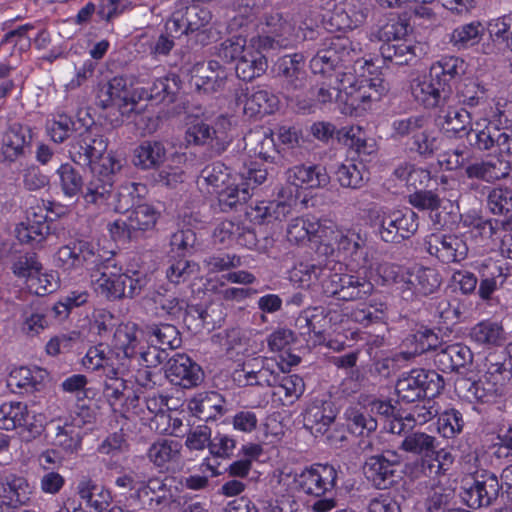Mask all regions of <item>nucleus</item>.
I'll use <instances>...</instances> for the list:
<instances>
[{"label":"nucleus","mask_w":512,"mask_h":512,"mask_svg":"<svg viewBox=\"0 0 512 512\" xmlns=\"http://www.w3.org/2000/svg\"><path fill=\"white\" fill-rule=\"evenodd\" d=\"M108 139L97 126H90L73 137L69 143V155L73 162L90 166L91 178L86 183L83 199L87 204L108 205L112 197L116 175L121 163L114 156H103Z\"/></svg>","instance_id":"f257e3e1"},{"label":"nucleus","mask_w":512,"mask_h":512,"mask_svg":"<svg viewBox=\"0 0 512 512\" xmlns=\"http://www.w3.org/2000/svg\"><path fill=\"white\" fill-rule=\"evenodd\" d=\"M467 68V63L460 57H442L431 65L426 77L412 84L415 99L425 108L452 102V85L461 80Z\"/></svg>","instance_id":"f03ea898"},{"label":"nucleus","mask_w":512,"mask_h":512,"mask_svg":"<svg viewBox=\"0 0 512 512\" xmlns=\"http://www.w3.org/2000/svg\"><path fill=\"white\" fill-rule=\"evenodd\" d=\"M113 257L99 255L97 263L90 269L91 282L95 290L109 300L133 298L147 286L148 277L139 272L122 273Z\"/></svg>","instance_id":"7ed1b4c3"},{"label":"nucleus","mask_w":512,"mask_h":512,"mask_svg":"<svg viewBox=\"0 0 512 512\" xmlns=\"http://www.w3.org/2000/svg\"><path fill=\"white\" fill-rule=\"evenodd\" d=\"M114 345L121 349L120 376H127L135 370L136 366L155 368L168 359V352L155 344L137 350L138 340L135 334V325H120L114 333Z\"/></svg>","instance_id":"20e7f679"},{"label":"nucleus","mask_w":512,"mask_h":512,"mask_svg":"<svg viewBox=\"0 0 512 512\" xmlns=\"http://www.w3.org/2000/svg\"><path fill=\"white\" fill-rule=\"evenodd\" d=\"M444 379L434 370L412 369L403 372L398 378L395 391L402 403H413L422 399H432L444 389Z\"/></svg>","instance_id":"39448f33"},{"label":"nucleus","mask_w":512,"mask_h":512,"mask_svg":"<svg viewBox=\"0 0 512 512\" xmlns=\"http://www.w3.org/2000/svg\"><path fill=\"white\" fill-rule=\"evenodd\" d=\"M267 35L259 38L260 47L263 49H277L294 47L305 40H313L315 31L302 25L295 29V25L288 17L279 12H271L265 16Z\"/></svg>","instance_id":"423d86ee"},{"label":"nucleus","mask_w":512,"mask_h":512,"mask_svg":"<svg viewBox=\"0 0 512 512\" xmlns=\"http://www.w3.org/2000/svg\"><path fill=\"white\" fill-rule=\"evenodd\" d=\"M344 102L353 108L366 109L372 101H378L389 90V84L381 77L357 78L351 72L341 73Z\"/></svg>","instance_id":"0eeeda50"},{"label":"nucleus","mask_w":512,"mask_h":512,"mask_svg":"<svg viewBox=\"0 0 512 512\" xmlns=\"http://www.w3.org/2000/svg\"><path fill=\"white\" fill-rule=\"evenodd\" d=\"M33 139L34 131L29 125L19 122L8 125L0 140V164L11 166L28 156Z\"/></svg>","instance_id":"6e6552de"},{"label":"nucleus","mask_w":512,"mask_h":512,"mask_svg":"<svg viewBox=\"0 0 512 512\" xmlns=\"http://www.w3.org/2000/svg\"><path fill=\"white\" fill-rule=\"evenodd\" d=\"M400 462V456L395 451L387 450L371 455L365 461V475L375 488L390 489L399 481Z\"/></svg>","instance_id":"1a4fd4ad"},{"label":"nucleus","mask_w":512,"mask_h":512,"mask_svg":"<svg viewBox=\"0 0 512 512\" xmlns=\"http://www.w3.org/2000/svg\"><path fill=\"white\" fill-rule=\"evenodd\" d=\"M373 289L365 276L333 272L324 285V294L341 301H356L368 297Z\"/></svg>","instance_id":"9d476101"},{"label":"nucleus","mask_w":512,"mask_h":512,"mask_svg":"<svg viewBox=\"0 0 512 512\" xmlns=\"http://www.w3.org/2000/svg\"><path fill=\"white\" fill-rule=\"evenodd\" d=\"M473 483L465 488L463 499L472 509L488 507L498 498L502 489L497 475L489 470L480 469L472 475Z\"/></svg>","instance_id":"9b49d317"},{"label":"nucleus","mask_w":512,"mask_h":512,"mask_svg":"<svg viewBox=\"0 0 512 512\" xmlns=\"http://www.w3.org/2000/svg\"><path fill=\"white\" fill-rule=\"evenodd\" d=\"M427 253L444 264L459 263L468 255V245L462 236L442 232L431 233L424 240Z\"/></svg>","instance_id":"f8f14e48"},{"label":"nucleus","mask_w":512,"mask_h":512,"mask_svg":"<svg viewBox=\"0 0 512 512\" xmlns=\"http://www.w3.org/2000/svg\"><path fill=\"white\" fill-rule=\"evenodd\" d=\"M418 226V215L413 210H395L382 216L379 234L385 242H400L413 235Z\"/></svg>","instance_id":"ddd939ff"},{"label":"nucleus","mask_w":512,"mask_h":512,"mask_svg":"<svg viewBox=\"0 0 512 512\" xmlns=\"http://www.w3.org/2000/svg\"><path fill=\"white\" fill-rule=\"evenodd\" d=\"M370 410H361L350 408L346 411L348 427L352 433L363 436L365 432L370 434L377 429L378 423L373 415H378L384 419L394 417L395 407L387 401L376 400L370 403Z\"/></svg>","instance_id":"4468645a"},{"label":"nucleus","mask_w":512,"mask_h":512,"mask_svg":"<svg viewBox=\"0 0 512 512\" xmlns=\"http://www.w3.org/2000/svg\"><path fill=\"white\" fill-rule=\"evenodd\" d=\"M336 480L337 472L332 465L317 464L297 475L295 483L299 491L321 497L335 487Z\"/></svg>","instance_id":"2eb2a0df"},{"label":"nucleus","mask_w":512,"mask_h":512,"mask_svg":"<svg viewBox=\"0 0 512 512\" xmlns=\"http://www.w3.org/2000/svg\"><path fill=\"white\" fill-rule=\"evenodd\" d=\"M97 104L103 109L115 105L122 115H128L134 111L137 102L130 97L127 79L123 76H116L100 85Z\"/></svg>","instance_id":"dca6fc26"},{"label":"nucleus","mask_w":512,"mask_h":512,"mask_svg":"<svg viewBox=\"0 0 512 512\" xmlns=\"http://www.w3.org/2000/svg\"><path fill=\"white\" fill-rule=\"evenodd\" d=\"M275 71L282 80V87L289 93L301 91L307 84L305 57L302 53L287 54L275 63Z\"/></svg>","instance_id":"f3484780"},{"label":"nucleus","mask_w":512,"mask_h":512,"mask_svg":"<svg viewBox=\"0 0 512 512\" xmlns=\"http://www.w3.org/2000/svg\"><path fill=\"white\" fill-rule=\"evenodd\" d=\"M237 105H242L246 115L272 114L279 107V98L272 91L257 86L250 92L248 87H240L235 92Z\"/></svg>","instance_id":"a211bd4d"},{"label":"nucleus","mask_w":512,"mask_h":512,"mask_svg":"<svg viewBox=\"0 0 512 512\" xmlns=\"http://www.w3.org/2000/svg\"><path fill=\"white\" fill-rule=\"evenodd\" d=\"M99 252L95 246L87 241H75L59 248L56 254L58 265L64 269L86 266L90 271L97 263Z\"/></svg>","instance_id":"6ab92c4d"},{"label":"nucleus","mask_w":512,"mask_h":512,"mask_svg":"<svg viewBox=\"0 0 512 512\" xmlns=\"http://www.w3.org/2000/svg\"><path fill=\"white\" fill-rule=\"evenodd\" d=\"M166 377L174 385L191 388L199 385L203 380V371L186 354L176 353L168 360Z\"/></svg>","instance_id":"aec40b11"},{"label":"nucleus","mask_w":512,"mask_h":512,"mask_svg":"<svg viewBox=\"0 0 512 512\" xmlns=\"http://www.w3.org/2000/svg\"><path fill=\"white\" fill-rule=\"evenodd\" d=\"M511 169L510 162L499 156L471 162L464 168L468 179L486 183H494L507 178Z\"/></svg>","instance_id":"412c9836"},{"label":"nucleus","mask_w":512,"mask_h":512,"mask_svg":"<svg viewBox=\"0 0 512 512\" xmlns=\"http://www.w3.org/2000/svg\"><path fill=\"white\" fill-rule=\"evenodd\" d=\"M336 418L333 402L314 399L303 412V425L316 437L325 434Z\"/></svg>","instance_id":"4be33fe9"},{"label":"nucleus","mask_w":512,"mask_h":512,"mask_svg":"<svg viewBox=\"0 0 512 512\" xmlns=\"http://www.w3.org/2000/svg\"><path fill=\"white\" fill-rule=\"evenodd\" d=\"M478 272L480 275L478 295L485 302L492 300L494 292L503 287L510 276L509 268L506 264L493 261L492 259L483 261L478 268Z\"/></svg>","instance_id":"5701e85b"},{"label":"nucleus","mask_w":512,"mask_h":512,"mask_svg":"<svg viewBox=\"0 0 512 512\" xmlns=\"http://www.w3.org/2000/svg\"><path fill=\"white\" fill-rule=\"evenodd\" d=\"M454 100L443 106H434L438 109L437 119L442 128L453 135L470 134L472 132V114L465 107H458Z\"/></svg>","instance_id":"b1692460"},{"label":"nucleus","mask_w":512,"mask_h":512,"mask_svg":"<svg viewBox=\"0 0 512 512\" xmlns=\"http://www.w3.org/2000/svg\"><path fill=\"white\" fill-rule=\"evenodd\" d=\"M188 407L194 416L206 422L217 420L229 411L227 401L216 391L197 394Z\"/></svg>","instance_id":"393cba45"},{"label":"nucleus","mask_w":512,"mask_h":512,"mask_svg":"<svg viewBox=\"0 0 512 512\" xmlns=\"http://www.w3.org/2000/svg\"><path fill=\"white\" fill-rule=\"evenodd\" d=\"M50 230L46 215H38L33 212L27 215L26 221L16 226L15 235L21 244L37 249L42 247L50 234Z\"/></svg>","instance_id":"a878e982"},{"label":"nucleus","mask_w":512,"mask_h":512,"mask_svg":"<svg viewBox=\"0 0 512 512\" xmlns=\"http://www.w3.org/2000/svg\"><path fill=\"white\" fill-rule=\"evenodd\" d=\"M227 70L216 60L196 68L192 81L198 91L206 94L222 91L228 80Z\"/></svg>","instance_id":"bb28decb"},{"label":"nucleus","mask_w":512,"mask_h":512,"mask_svg":"<svg viewBox=\"0 0 512 512\" xmlns=\"http://www.w3.org/2000/svg\"><path fill=\"white\" fill-rule=\"evenodd\" d=\"M287 181L296 187L322 188L330 183V176L322 165L300 164L289 168Z\"/></svg>","instance_id":"cd10ccee"},{"label":"nucleus","mask_w":512,"mask_h":512,"mask_svg":"<svg viewBox=\"0 0 512 512\" xmlns=\"http://www.w3.org/2000/svg\"><path fill=\"white\" fill-rule=\"evenodd\" d=\"M473 361L471 349L462 344L454 343L440 346L434 355V363L442 372H454L464 368Z\"/></svg>","instance_id":"c85d7f7f"},{"label":"nucleus","mask_w":512,"mask_h":512,"mask_svg":"<svg viewBox=\"0 0 512 512\" xmlns=\"http://www.w3.org/2000/svg\"><path fill=\"white\" fill-rule=\"evenodd\" d=\"M139 498H147L148 505L152 510H161L169 507L174 501L173 491L167 484V479L151 477L143 481L137 488Z\"/></svg>","instance_id":"c756f323"},{"label":"nucleus","mask_w":512,"mask_h":512,"mask_svg":"<svg viewBox=\"0 0 512 512\" xmlns=\"http://www.w3.org/2000/svg\"><path fill=\"white\" fill-rule=\"evenodd\" d=\"M403 345L409 350L400 352L397 359L410 360L429 350H437L441 343L440 338L432 329L421 326L403 340Z\"/></svg>","instance_id":"7c9ffc66"},{"label":"nucleus","mask_w":512,"mask_h":512,"mask_svg":"<svg viewBox=\"0 0 512 512\" xmlns=\"http://www.w3.org/2000/svg\"><path fill=\"white\" fill-rule=\"evenodd\" d=\"M421 52L422 48L419 44L405 38L397 40V42L382 44L380 47L384 61L398 66L414 64L419 59Z\"/></svg>","instance_id":"2f4dec72"},{"label":"nucleus","mask_w":512,"mask_h":512,"mask_svg":"<svg viewBox=\"0 0 512 512\" xmlns=\"http://www.w3.org/2000/svg\"><path fill=\"white\" fill-rule=\"evenodd\" d=\"M153 301L160 307V309L171 317V319H178L183 315L196 313L198 318L202 321L205 320L207 312L200 306L189 307L183 298H179L174 294H169L166 288H159L154 296Z\"/></svg>","instance_id":"473e14b6"},{"label":"nucleus","mask_w":512,"mask_h":512,"mask_svg":"<svg viewBox=\"0 0 512 512\" xmlns=\"http://www.w3.org/2000/svg\"><path fill=\"white\" fill-rule=\"evenodd\" d=\"M121 355L123 352L115 347L113 339L111 350H108L104 344L90 347L82 359V364L85 368L93 371L108 367L115 375H120Z\"/></svg>","instance_id":"72a5a7b5"},{"label":"nucleus","mask_w":512,"mask_h":512,"mask_svg":"<svg viewBox=\"0 0 512 512\" xmlns=\"http://www.w3.org/2000/svg\"><path fill=\"white\" fill-rule=\"evenodd\" d=\"M181 449L182 445L179 441L160 438L148 448L147 458L158 469L167 471L171 465L180 460Z\"/></svg>","instance_id":"f704fd0d"},{"label":"nucleus","mask_w":512,"mask_h":512,"mask_svg":"<svg viewBox=\"0 0 512 512\" xmlns=\"http://www.w3.org/2000/svg\"><path fill=\"white\" fill-rule=\"evenodd\" d=\"M332 273V268L328 264L300 263L294 269L293 277L302 287L311 288L315 291L320 288L324 294V285L330 279Z\"/></svg>","instance_id":"c9c22d12"},{"label":"nucleus","mask_w":512,"mask_h":512,"mask_svg":"<svg viewBox=\"0 0 512 512\" xmlns=\"http://www.w3.org/2000/svg\"><path fill=\"white\" fill-rule=\"evenodd\" d=\"M76 490L86 506L93 508L96 512L105 510L110 504V492L90 477L83 476L79 480Z\"/></svg>","instance_id":"e433bc0d"},{"label":"nucleus","mask_w":512,"mask_h":512,"mask_svg":"<svg viewBox=\"0 0 512 512\" xmlns=\"http://www.w3.org/2000/svg\"><path fill=\"white\" fill-rule=\"evenodd\" d=\"M367 238L355 229L342 230L335 243V249L345 258L359 262L365 260Z\"/></svg>","instance_id":"4c0bfd02"},{"label":"nucleus","mask_w":512,"mask_h":512,"mask_svg":"<svg viewBox=\"0 0 512 512\" xmlns=\"http://www.w3.org/2000/svg\"><path fill=\"white\" fill-rule=\"evenodd\" d=\"M327 311L324 307H309L303 310L295 320V325L301 335H310L313 333L316 337H323L329 320Z\"/></svg>","instance_id":"58836bf2"},{"label":"nucleus","mask_w":512,"mask_h":512,"mask_svg":"<svg viewBox=\"0 0 512 512\" xmlns=\"http://www.w3.org/2000/svg\"><path fill=\"white\" fill-rule=\"evenodd\" d=\"M322 52L332 59L339 67L345 66L354 61L357 52L352 41L343 36H332L325 38L319 45Z\"/></svg>","instance_id":"ea45409f"},{"label":"nucleus","mask_w":512,"mask_h":512,"mask_svg":"<svg viewBox=\"0 0 512 512\" xmlns=\"http://www.w3.org/2000/svg\"><path fill=\"white\" fill-rule=\"evenodd\" d=\"M469 337L477 345L487 348L501 346L506 340L502 325L490 320L479 322L473 326Z\"/></svg>","instance_id":"a19ab883"},{"label":"nucleus","mask_w":512,"mask_h":512,"mask_svg":"<svg viewBox=\"0 0 512 512\" xmlns=\"http://www.w3.org/2000/svg\"><path fill=\"white\" fill-rule=\"evenodd\" d=\"M213 239L215 243L222 245H231L234 241L245 246L255 244L254 232L245 231L239 224L230 220L222 221L217 225L213 232Z\"/></svg>","instance_id":"79ce46f5"},{"label":"nucleus","mask_w":512,"mask_h":512,"mask_svg":"<svg viewBox=\"0 0 512 512\" xmlns=\"http://www.w3.org/2000/svg\"><path fill=\"white\" fill-rule=\"evenodd\" d=\"M439 441L435 436L422 431H410L404 435L399 449L422 457L433 456Z\"/></svg>","instance_id":"37998d69"},{"label":"nucleus","mask_w":512,"mask_h":512,"mask_svg":"<svg viewBox=\"0 0 512 512\" xmlns=\"http://www.w3.org/2000/svg\"><path fill=\"white\" fill-rule=\"evenodd\" d=\"M267 67V59L261 52L246 50L236 62L235 73L243 81H252L263 75Z\"/></svg>","instance_id":"c03bdc74"},{"label":"nucleus","mask_w":512,"mask_h":512,"mask_svg":"<svg viewBox=\"0 0 512 512\" xmlns=\"http://www.w3.org/2000/svg\"><path fill=\"white\" fill-rule=\"evenodd\" d=\"M148 189L145 184L136 182H125L121 184L114 195L113 207L116 212H126L135 208L137 204L147 195Z\"/></svg>","instance_id":"a18cd8bd"},{"label":"nucleus","mask_w":512,"mask_h":512,"mask_svg":"<svg viewBox=\"0 0 512 512\" xmlns=\"http://www.w3.org/2000/svg\"><path fill=\"white\" fill-rule=\"evenodd\" d=\"M166 150L159 141H144L134 151L133 163L141 169L158 167L165 159Z\"/></svg>","instance_id":"49530a36"},{"label":"nucleus","mask_w":512,"mask_h":512,"mask_svg":"<svg viewBox=\"0 0 512 512\" xmlns=\"http://www.w3.org/2000/svg\"><path fill=\"white\" fill-rule=\"evenodd\" d=\"M454 460L455 458L450 451L444 448H436L433 456L420 458L416 462V466L423 475L433 478L446 474L451 469Z\"/></svg>","instance_id":"de8ad7c7"},{"label":"nucleus","mask_w":512,"mask_h":512,"mask_svg":"<svg viewBox=\"0 0 512 512\" xmlns=\"http://www.w3.org/2000/svg\"><path fill=\"white\" fill-rule=\"evenodd\" d=\"M1 497L23 505L28 500L29 484L24 477L10 472L0 474Z\"/></svg>","instance_id":"09e8293b"},{"label":"nucleus","mask_w":512,"mask_h":512,"mask_svg":"<svg viewBox=\"0 0 512 512\" xmlns=\"http://www.w3.org/2000/svg\"><path fill=\"white\" fill-rule=\"evenodd\" d=\"M59 177V185L63 195L67 198H75L86 192V184L80 172L69 163L61 164L56 170Z\"/></svg>","instance_id":"8fccbe9b"},{"label":"nucleus","mask_w":512,"mask_h":512,"mask_svg":"<svg viewBox=\"0 0 512 512\" xmlns=\"http://www.w3.org/2000/svg\"><path fill=\"white\" fill-rule=\"evenodd\" d=\"M160 213L150 204L142 203L132 209L128 215L130 228L136 232L139 239L144 233L155 228Z\"/></svg>","instance_id":"3c124183"},{"label":"nucleus","mask_w":512,"mask_h":512,"mask_svg":"<svg viewBox=\"0 0 512 512\" xmlns=\"http://www.w3.org/2000/svg\"><path fill=\"white\" fill-rule=\"evenodd\" d=\"M28 408L22 402H5L0 406V429L11 431L28 423Z\"/></svg>","instance_id":"603ef678"},{"label":"nucleus","mask_w":512,"mask_h":512,"mask_svg":"<svg viewBox=\"0 0 512 512\" xmlns=\"http://www.w3.org/2000/svg\"><path fill=\"white\" fill-rule=\"evenodd\" d=\"M146 334L150 343L163 347L165 351L178 348L182 342L177 327L172 324L149 325L146 327Z\"/></svg>","instance_id":"864d4df0"},{"label":"nucleus","mask_w":512,"mask_h":512,"mask_svg":"<svg viewBox=\"0 0 512 512\" xmlns=\"http://www.w3.org/2000/svg\"><path fill=\"white\" fill-rule=\"evenodd\" d=\"M368 171L363 163L348 161L336 170V179L344 188L360 189L368 180Z\"/></svg>","instance_id":"5fc2aeb1"},{"label":"nucleus","mask_w":512,"mask_h":512,"mask_svg":"<svg viewBox=\"0 0 512 512\" xmlns=\"http://www.w3.org/2000/svg\"><path fill=\"white\" fill-rule=\"evenodd\" d=\"M484 365L487 378L494 385H503L512 378V362L503 354H489Z\"/></svg>","instance_id":"6e6d98bb"},{"label":"nucleus","mask_w":512,"mask_h":512,"mask_svg":"<svg viewBox=\"0 0 512 512\" xmlns=\"http://www.w3.org/2000/svg\"><path fill=\"white\" fill-rule=\"evenodd\" d=\"M454 103L465 108H474L485 102L486 88L475 80L460 84L453 96Z\"/></svg>","instance_id":"4d7b16f0"},{"label":"nucleus","mask_w":512,"mask_h":512,"mask_svg":"<svg viewBox=\"0 0 512 512\" xmlns=\"http://www.w3.org/2000/svg\"><path fill=\"white\" fill-rule=\"evenodd\" d=\"M168 399L162 395L152 394L148 395L144 399V405L149 414L152 417H147L150 420V427L155 429V431L159 434H163L167 432V427H160L159 422H163L169 426L171 421V416L165 411V407L167 406Z\"/></svg>","instance_id":"13d9d810"},{"label":"nucleus","mask_w":512,"mask_h":512,"mask_svg":"<svg viewBox=\"0 0 512 512\" xmlns=\"http://www.w3.org/2000/svg\"><path fill=\"white\" fill-rule=\"evenodd\" d=\"M338 142L354 150L359 156L370 155L373 144H369L366 134L360 126L343 127L338 132Z\"/></svg>","instance_id":"bf43d9fd"},{"label":"nucleus","mask_w":512,"mask_h":512,"mask_svg":"<svg viewBox=\"0 0 512 512\" xmlns=\"http://www.w3.org/2000/svg\"><path fill=\"white\" fill-rule=\"evenodd\" d=\"M484 27L479 22H471L456 27L450 36V43L458 49L478 44L483 36Z\"/></svg>","instance_id":"052dcab7"},{"label":"nucleus","mask_w":512,"mask_h":512,"mask_svg":"<svg viewBox=\"0 0 512 512\" xmlns=\"http://www.w3.org/2000/svg\"><path fill=\"white\" fill-rule=\"evenodd\" d=\"M430 307L434 316L447 327L454 326L461 320V305L456 299L436 298L432 300Z\"/></svg>","instance_id":"680f3d73"},{"label":"nucleus","mask_w":512,"mask_h":512,"mask_svg":"<svg viewBox=\"0 0 512 512\" xmlns=\"http://www.w3.org/2000/svg\"><path fill=\"white\" fill-rule=\"evenodd\" d=\"M291 210V205L285 201L261 202L254 208V219L260 223L282 221L291 213Z\"/></svg>","instance_id":"e2e57ef3"},{"label":"nucleus","mask_w":512,"mask_h":512,"mask_svg":"<svg viewBox=\"0 0 512 512\" xmlns=\"http://www.w3.org/2000/svg\"><path fill=\"white\" fill-rule=\"evenodd\" d=\"M216 193L223 211L231 210L238 204L245 203L251 197L248 184L228 183Z\"/></svg>","instance_id":"0e129e2a"},{"label":"nucleus","mask_w":512,"mask_h":512,"mask_svg":"<svg viewBox=\"0 0 512 512\" xmlns=\"http://www.w3.org/2000/svg\"><path fill=\"white\" fill-rule=\"evenodd\" d=\"M425 126H429V122L424 115L397 118L392 122L393 136L398 139L409 137L411 140Z\"/></svg>","instance_id":"69168bd1"},{"label":"nucleus","mask_w":512,"mask_h":512,"mask_svg":"<svg viewBox=\"0 0 512 512\" xmlns=\"http://www.w3.org/2000/svg\"><path fill=\"white\" fill-rule=\"evenodd\" d=\"M409 148L411 151L416 152L418 155L429 158L438 151L440 140L434 135V132L425 126L420 130L410 141Z\"/></svg>","instance_id":"338daca9"},{"label":"nucleus","mask_w":512,"mask_h":512,"mask_svg":"<svg viewBox=\"0 0 512 512\" xmlns=\"http://www.w3.org/2000/svg\"><path fill=\"white\" fill-rule=\"evenodd\" d=\"M11 270L17 278L24 279L28 283L33 276L43 270V266L35 252H27L13 261Z\"/></svg>","instance_id":"774afa93"}]
</instances>
